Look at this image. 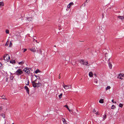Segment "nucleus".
<instances>
[{
  "mask_svg": "<svg viewBox=\"0 0 124 124\" xmlns=\"http://www.w3.org/2000/svg\"><path fill=\"white\" fill-rule=\"evenodd\" d=\"M36 80L31 82L32 85L34 87H38L41 85V84L40 83H36Z\"/></svg>",
  "mask_w": 124,
  "mask_h": 124,
  "instance_id": "f257e3e1",
  "label": "nucleus"
},
{
  "mask_svg": "<svg viewBox=\"0 0 124 124\" xmlns=\"http://www.w3.org/2000/svg\"><path fill=\"white\" fill-rule=\"evenodd\" d=\"M78 62L83 65H86L88 66L90 65V64L88 63L87 62H85L84 60H79L78 61Z\"/></svg>",
  "mask_w": 124,
  "mask_h": 124,
  "instance_id": "f03ea898",
  "label": "nucleus"
},
{
  "mask_svg": "<svg viewBox=\"0 0 124 124\" xmlns=\"http://www.w3.org/2000/svg\"><path fill=\"white\" fill-rule=\"evenodd\" d=\"M4 60L7 62L10 60V56L8 54H5L4 56Z\"/></svg>",
  "mask_w": 124,
  "mask_h": 124,
  "instance_id": "7ed1b4c3",
  "label": "nucleus"
},
{
  "mask_svg": "<svg viewBox=\"0 0 124 124\" xmlns=\"http://www.w3.org/2000/svg\"><path fill=\"white\" fill-rule=\"evenodd\" d=\"M23 73V71L20 69H18L15 72L16 74L18 76L20 75Z\"/></svg>",
  "mask_w": 124,
  "mask_h": 124,
  "instance_id": "20e7f679",
  "label": "nucleus"
},
{
  "mask_svg": "<svg viewBox=\"0 0 124 124\" xmlns=\"http://www.w3.org/2000/svg\"><path fill=\"white\" fill-rule=\"evenodd\" d=\"M105 56L106 59H108V61H109V60L111 57L112 54H110L109 53H106L105 54Z\"/></svg>",
  "mask_w": 124,
  "mask_h": 124,
  "instance_id": "39448f33",
  "label": "nucleus"
},
{
  "mask_svg": "<svg viewBox=\"0 0 124 124\" xmlns=\"http://www.w3.org/2000/svg\"><path fill=\"white\" fill-rule=\"evenodd\" d=\"M63 87L65 89H68L71 88V86L70 85L69 86L65 85L64 84L62 85Z\"/></svg>",
  "mask_w": 124,
  "mask_h": 124,
  "instance_id": "423d86ee",
  "label": "nucleus"
},
{
  "mask_svg": "<svg viewBox=\"0 0 124 124\" xmlns=\"http://www.w3.org/2000/svg\"><path fill=\"white\" fill-rule=\"evenodd\" d=\"M124 74L123 73L119 74L117 77V78H118L122 80L123 78H122L124 76Z\"/></svg>",
  "mask_w": 124,
  "mask_h": 124,
  "instance_id": "0eeeda50",
  "label": "nucleus"
},
{
  "mask_svg": "<svg viewBox=\"0 0 124 124\" xmlns=\"http://www.w3.org/2000/svg\"><path fill=\"white\" fill-rule=\"evenodd\" d=\"M23 70L27 73V74H29L30 71L27 68H25Z\"/></svg>",
  "mask_w": 124,
  "mask_h": 124,
  "instance_id": "6e6552de",
  "label": "nucleus"
},
{
  "mask_svg": "<svg viewBox=\"0 0 124 124\" xmlns=\"http://www.w3.org/2000/svg\"><path fill=\"white\" fill-rule=\"evenodd\" d=\"M94 82L95 83L96 85L97 86H98L100 84H99L98 85V80L96 79H94Z\"/></svg>",
  "mask_w": 124,
  "mask_h": 124,
  "instance_id": "1a4fd4ad",
  "label": "nucleus"
},
{
  "mask_svg": "<svg viewBox=\"0 0 124 124\" xmlns=\"http://www.w3.org/2000/svg\"><path fill=\"white\" fill-rule=\"evenodd\" d=\"M24 89L26 90L28 94H29V89L27 86H26L24 87Z\"/></svg>",
  "mask_w": 124,
  "mask_h": 124,
  "instance_id": "9d476101",
  "label": "nucleus"
},
{
  "mask_svg": "<svg viewBox=\"0 0 124 124\" xmlns=\"http://www.w3.org/2000/svg\"><path fill=\"white\" fill-rule=\"evenodd\" d=\"M30 50L33 52H34L36 51L35 47H33L31 48H30Z\"/></svg>",
  "mask_w": 124,
  "mask_h": 124,
  "instance_id": "9b49d317",
  "label": "nucleus"
},
{
  "mask_svg": "<svg viewBox=\"0 0 124 124\" xmlns=\"http://www.w3.org/2000/svg\"><path fill=\"white\" fill-rule=\"evenodd\" d=\"M32 20V19L31 17L28 18L26 20L27 22L29 23L30 21H31Z\"/></svg>",
  "mask_w": 124,
  "mask_h": 124,
  "instance_id": "f8f14e48",
  "label": "nucleus"
},
{
  "mask_svg": "<svg viewBox=\"0 0 124 124\" xmlns=\"http://www.w3.org/2000/svg\"><path fill=\"white\" fill-rule=\"evenodd\" d=\"M74 5V3L73 2L70 3L68 5L67 7L68 8H70L71 6Z\"/></svg>",
  "mask_w": 124,
  "mask_h": 124,
  "instance_id": "ddd939ff",
  "label": "nucleus"
},
{
  "mask_svg": "<svg viewBox=\"0 0 124 124\" xmlns=\"http://www.w3.org/2000/svg\"><path fill=\"white\" fill-rule=\"evenodd\" d=\"M61 120L63 122V124L67 123V121L65 119V118H61Z\"/></svg>",
  "mask_w": 124,
  "mask_h": 124,
  "instance_id": "4468645a",
  "label": "nucleus"
},
{
  "mask_svg": "<svg viewBox=\"0 0 124 124\" xmlns=\"http://www.w3.org/2000/svg\"><path fill=\"white\" fill-rule=\"evenodd\" d=\"M118 18L122 20H123L124 19V17L123 16H119L118 17Z\"/></svg>",
  "mask_w": 124,
  "mask_h": 124,
  "instance_id": "2eb2a0df",
  "label": "nucleus"
},
{
  "mask_svg": "<svg viewBox=\"0 0 124 124\" xmlns=\"http://www.w3.org/2000/svg\"><path fill=\"white\" fill-rule=\"evenodd\" d=\"M89 77H93V73L92 71L90 72L89 74Z\"/></svg>",
  "mask_w": 124,
  "mask_h": 124,
  "instance_id": "dca6fc26",
  "label": "nucleus"
},
{
  "mask_svg": "<svg viewBox=\"0 0 124 124\" xmlns=\"http://www.w3.org/2000/svg\"><path fill=\"white\" fill-rule=\"evenodd\" d=\"M111 87L110 86H107L106 88V91H107L108 90H110L111 88Z\"/></svg>",
  "mask_w": 124,
  "mask_h": 124,
  "instance_id": "f3484780",
  "label": "nucleus"
},
{
  "mask_svg": "<svg viewBox=\"0 0 124 124\" xmlns=\"http://www.w3.org/2000/svg\"><path fill=\"white\" fill-rule=\"evenodd\" d=\"M99 102L100 103H104V100L103 99H101L99 101Z\"/></svg>",
  "mask_w": 124,
  "mask_h": 124,
  "instance_id": "a211bd4d",
  "label": "nucleus"
},
{
  "mask_svg": "<svg viewBox=\"0 0 124 124\" xmlns=\"http://www.w3.org/2000/svg\"><path fill=\"white\" fill-rule=\"evenodd\" d=\"M24 63V61H21V62H19L18 63V64L19 65H22Z\"/></svg>",
  "mask_w": 124,
  "mask_h": 124,
  "instance_id": "6ab92c4d",
  "label": "nucleus"
},
{
  "mask_svg": "<svg viewBox=\"0 0 124 124\" xmlns=\"http://www.w3.org/2000/svg\"><path fill=\"white\" fill-rule=\"evenodd\" d=\"M106 118V115L105 114L103 116V118L102 120V121H104L105 119Z\"/></svg>",
  "mask_w": 124,
  "mask_h": 124,
  "instance_id": "aec40b11",
  "label": "nucleus"
},
{
  "mask_svg": "<svg viewBox=\"0 0 124 124\" xmlns=\"http://www.w3.org/2000/svg\"><path fill=\"white\" fill-rule=\"evenodd\" d=\"M108 64L110 68V69H111L112 68V64L111 63L109 62L108 63Z\"/></svg>",
  "mask_w": 124,
  "mask_h": 124,
  "instance_id": "412c9836",
  "label": "nucleus"
},
{
  "mask_svg": "<svg viewBox=\"0 0 124 124\" xmlns=\"http://www.w3.org/2000/svg\"><path fill=\"white\" fill-rule=\"evenodd\" d=\"M1 97L2 99L5 100H7V99L6 98V97L5 96L3 95L1 96Z\"/></svg>",
  "mask_w": 124,
  "mask_h": 124,
  "instance_id": "4be33fe9",
  "label": "nucleus"
},
{
  "mask_svg": "<svg viewBox=\"0 0 124 124\" xmlns=\"http://www.w3.org/2000/svg\"><path fill=\"white\" fill-rule=\"evenodd\" d=\"M10 63H16V62L14 60H11L10 61Z\"/></svg>",
  "mask_w": 124,
  "mask_h": 124,
  "instance_id": "5701e85b",
  "label": "nucleus"
},
{
  "mask_svg": "<svg viewBox=\"0 0 124 124\" xmlns=\"http://www.w3.org/2000/svg\"><path fill=\"white\" fill-rule=\"evenodd\" d=\"M4 5L3 2L2 1L0 2V6H3Z\"/></svg>",
  "mask_w": 124,
  "mask_h": 124,
  "instance_id": "b1692460",
  "label": "nucleus"
},
{
  "mask_svg": "<svg viewBox=\"0 0 124 124\" xmlns=\"http://www.w3.org/2000/svg\"><path fill=\"white\" fill-rule=\"evenodd\" d=\"M26 81L27 82V83L26 84V85H29V81L28 80H26Z\"/></svg>",
  "mask_w": 124,
  "mask_h": 124,
  "instance_id": "393cba45",
  "label": "nucleus"
},
{
  "mask_svg": "<svg viewBox=\"0 0 124 124\" xmlns=\"http://www.w3.org/2000/svg\"><path fill=\"white\" fill-rule=\"evenodd\" d=\"M115 108H116L115 106L113 105H112V108H111L112 109H114Z\"/></svg>",
  "mask_w": 124,
  "mask_h": 124,
  "instance_id": "a878e982",
  "label": "nucleus"
},
{
  "mask_svg": "<svg viewBox=\"0 0 124 124\" xmlns=\"http://www.w3.org/2000/svg\"><path fill=\"white\" fill-rule=\"evenodd\" d=\"M37 51L38 53H39L41 54H42V51L40 49L39 50H37Z\"/></svg>",
  "mask_w": 124,
  "mask_h": 124,
  "instance_id": "bb28decb",
  "label": "nucleus"
},
{
  "mask_svg": "<svg viewBox=\"0 0 124 124\" xmlns=\"http://www.w3.org/2000/svg\"><path fill=\"white\" fill-rule=\"evenodd\" d=\"M1 116H2L4 118L5 117V115L4 113H2L1 115Z\"/></svg>",
  "mask_w": 124,
  "mask_h": 124,
  "instance_id": "cd10ccee",
  "label": "nucleus"
},
{
  "mask_svg": "<svg viewBox=\"0 0 124 124\" xmlns=\"http://www.w3.org/2000/svg\"><path fill=\"white\" fill-rule=\"evenodd\" d=\"M123 104L122 103H120L119 105V106L121 108H122L123 106Z\"/></svg>",
  "mask_w": 124,
  "mask_h": 124,
  "instance_id": "c85d7f7f",
  "label": "nucleus"
},
{
  "mask_svg": "<svg viewBox=\"0 0 124 124\" xmlns=\"http://www.w3.org/2000/svg\"><path fill=\"white\" fill-rule=\"evenodd\" d=\"M39 70L38 69L37 70L35 71V73L36 74L38 72H39Z\"/></svg>",
  "mask_w": 124,
  "mask_h": 124,
  "instance_id": "c756f323",
  "label": "nucleus"
},
{
  "mask_svg": "<svg viewBox=\"0 0 124 124\" xmlns=\"http://www.w3.org/2000/svg\"><path fill=\"white\" fill-rule=\"evenodd\" d=\"M62 94L61 93L59 96V99H61V98L62 96Z\"/></svg>",
  "mask_w": 124,
  "mask_h": 124,
  "instance_id": "7c9ffc66",
  "label": "nucleus"
},
{
  "mask_svg": "<svg viewBox=\"0 0 124 124\" xmlns=\"http://www.w3.org/2000/svg\"><path fill=\"white\" fill-rule=\"evenodd\" d=\"M86 5V3L85 2L81 6V7H84Z\"/></svg>",
  "mask_w": 124,
  "mask_h": 124,
  "instance_id": "2f4dec72",
  "label": "nucleus"
},
{
  "mask_svg": "<svg viewBox=\"0 0 124 124\" xmlns=\"http://www.w3.org/2000/svg\"><path fill=\"white\" fill-rule=\"evenodd\" d=\"M12 45V43L11 42H10V44H9V47H11Z\"/></svg>",
  "mask_w": 124,
  "mask_h": 124,
  "instance_id": "473e14b6",
  "label": "nucleus"
},
{
  "mask_svg": "<svg viewBox=\"0 0 124 124\" xmlns=\"http://www.w3.org/2000/svg\"><path fill=\"white\" fill-rule=\"evenodd\" d=\"M36 76V78L37 79H40V77L39 76Z\"/></svg>",
  "mask_w": 124,
  "mask_h": 124,
  "instance_id": "72a5a7b5",
  "label": "nucleus"
},
{
  "mask_svg": "<svg viewBox=\"0 0 124 124\" xmlns=\"http://www.w3.org/2000/svg\"><path fill=\"white\" fill-rule=\"evenodd\" d=\"M112 102H113V103H116V101H114V100L113 99L111 101Z\"/></svg>",
  "mask_w": 124,
  "mask_h": 124,
  "instance_id": "f704fd0d",
  "label": "nucleus"
},
{
  "mask_svg": "<svg viewBox=\"0 0 124 124\" xmlns=\"http://www.w3.org/2000/svg\"><path fill=\"white\" fill-rule=\"evenodd\" d=\"M8 41H7L6 43L5 44V46H7L8 45Z\"/></svg>",
  "mask_w": 124,
  "mask_h": 124,
  "instance_id": "c9c22d12",
  "label": "nucleus"
},
{
  "mask_svg": "<svg viewBox=\"0 0 124 124\" xmlns=\"http://www.w3.org/2000/svg\"><path fill=\"white\" fill-rule=\"evenodd\" d=\"M23 49V52H25L27 50V49Z\"/></svg>",
  "mask_w": 124,
  "mask_h": 124,
  "instance_id": "e433bc0d",
  "label": "nucleus"
},
{
  "mask_svg": "<svg viewBox=\"0 0 124 124\" xmlns=\"http://www.w3.org/2000/svg\"><path fill=\"white\" fill-rule=\"evenodd\" d=\"M64 107L67 108V109L69 108L67 105H65L64 106Z\"/></svg>",
  "mask_w": 124,
  "mask_h": 124,
  "instance_id": "4c0bfd02",
  "label": "nucleus"
},
{
  "mask_svg": "<svg viewBox=\"0 0 124 124\" xmlns=\"http://www.w3.org/2000/svg\"><path fill=\"white\" fill-rule=\"evenodd\" d=\"M96 111L95 110V109H94L93 110V112L94 113Z\"/></svg>",
  "mask_w": 124,
  "mask_h": 124,
  "instance_id": "58836bf2",
  "label": "nucleus"
},
{
  "mask_svg": "<svg viewBox=\"0 0 124 124\" xmlns=\"http://www.w3.org/2000/svg\"><path fill=\"white\" fill-rule=\"evenodd\" d=\"M89 0H86V1L85 2V3H88L89 1Z\"/></svg>",
  "mask_w": 124,
  "mask_h": 124,
  "instance_id": "ea45409f",
  "label": "nucleus"
},
{
  "mask_svg": "<svg viewBox=\"0 0 124 124\" xmlns=\"http://www.w3.org/2000/svg\"><path fill=\"white\" fill-rule=\"evenodd\" d=\"M95 114L97 115H98L99 114L98 113V111L97 112H96V113Z\"/></svg>",
  "mask_w": 124,
  "mask_h": 124,
  "instance_id": "a19ab883",
  "label": "nucleus"
},
{
  "mask_svg": "<svg viewBox=\"0 0 124 124\" xmlns=\"http://www.w3.org/2000/svg\"><path fill=\"white\" fill-rule=\"evenodd\" d=\"M35 38H36V37H33V39L34 40L33 41H34V40H35Z\"/></svg>",
  "mask_w": 124,
  "mask_h": 124,
  "instance_id": "79ce46f5",
  "label": "nucleus"
},
{
  "mask_svg": "<svg viewBox=\"0 0 124 124\" xmlns=\"http://www.w3.org/2000/svg\"><path fill=\"white\" fill-rule=\"evenodd\" d=\"M6 33L7 34H9V31H6Z\"/></svg>",
  "mask_w": 124,
  "mask_h": 124,
  "instance_id": "37998d69",
  "label": "nucleus"
},
{
  "mask_svg": "<svg viewBox=\"0 0 124 124\" xmlns=\"http://www.w3.org/2000/svg\"><path fill=\"white\" fill-rule=\"evenodd\" d=\"M60 74L59 75V76L58 78H60Z\"/></svg>",
  "mask_w": 124,
  "mask_h": 124,
  "instance_id": "c03bdc74",
  "label": "nucleus"
},
{
  "mask_svg": "<svg viewBox=\"0 0 124 124\" xmlns=\"http://www.w3.org/2000/svg\"><path fill=\"white\" fill-rule=\"evenodd\" d=\"M35 41L37 43H39V42H38L36 40H35Z\"/></svg>",
  "mask_w": 124,
  "mask_h": 124,
  "instance_id": "a18cd8bd",
  "label": "nucleus"
},
{
  "mask_svg": "<svg viewBox=\"0 0 124 124\" xmlns=\"http://www.w3.org/2000/svg\"><path fill=\"white\" fill-rule=\"evenodd\" d=\"M102 18H103L104 17V15H103V14H102Z\"/></svg>",
  "mask_w": 124,
  "mask_h": 124,
  "instance_id": "49530a36",
  "label": "nucleus"
},
{
  "mask_svg": "<svg viewBox=\"0 0 124 124\" xmlns=\"http://www.w3.org/2000/svg\"><path fill=\"white\" fill-rule=\"evenodd\" d=\"M69 111H70V112H71V111H72V110H70H70H69Z\"/></svg>",
  "mask_w": 124,
  "mask_h": 124,
  "instance_id": "de8ad7c7",
  "label": "nucleus"
},
{
  "mask_svg": "<svg viewBox=\"0 0 124 124\" xmlns=\"http://www.w3.org/2000/svg\"><path fill=\"white\" fill-rule=\"evenodd\" d=\"M5 31H9L8 30H6Z\"/></svg>",
  "mask_w": 124,
  "mask_h": 124,
  "instance_id": "09e8293b",
  "label": "nucleus"
},
{
  "mask_svg": "<svg viewBox=\"0 0 124 124\" xmlns=\"http://www.w3.org/2000/svg\"><path fill=\"white\" fill-rule=\"evenodd\" d=\"M94 75L95 76H96V74H94Z\"/></svg>",
  "mask_w": 124,
  "mask_h": 124,
  "instance_id": "8fccbe9b",
  "label": "nucleus"
},
{
  "mask_svg": "<svg viewBox=\"0 0 124 124\" xmlns=\"http://www.w3.org/2000/svg\"><path fill=\"white\" fill-rule=\"evenodd\" d=\"M1 64L0 63V67H1Z\"/></svg>",
  "mask_w": 124,
  "mask_h": 124,
  "instance_id": "3c124183",
  "label": "nucleus"
},
{
  "mask_svg": "<svg viewBox=\"0 0 124 124\" xmlns=\"http://www.w3.org/2000/svg\"><path fill=\"white\" fill-rule=\"evenodd\" d=\"M68 109V110H70V109H69V108H68V109Z\"/></svg>",
  "mask_w": 124,
  "mask_h": 124,
  "instance_id": "603ef678",
  "label": "nucleus"
},
{
  "mask_svg": "<svg viewBox=\"0 0 124 124\" xmlns=\"http://www.w3.org/2000/svg\"><path fill=\"white\" fill-rule=\"evenodd\" d=\"M63 124H67V123H65Z\"/></svg>",
  "mask_w": 124,
  "mask_h": 124,
  "instance_id": "864d4df0",
  "label": "nucleus"
},
{
  "mask_svg": "<svg viewBox=\"0 0 124 124\" xmlns=\"http://www.w3.org/2000/svg\"><path fill=\"white\" fill-rule=\"evenodd\" d=\"M54 47H56V46L55 45H54Z\"/></svg>",
  "mask_w": 124,
  "mask_h": 124,
  "instance_id": "5fc2aeb1",
  "label": "nucleus"
},
{
  "mask_svg": "<svg viewBox=\"0 0 124 124\" xmlns=\"http://www.w3.org/2000/svg\"><path fill=\"white\" fill-rule=\"evenodd\" d=\"M12 124H14L13 123Z\"/></svg>",
  "mask_w": 124,
  "mask_h": 124,
  "instance_id": "6e6d98bb",
  "label": "nucleus"
}]
</instances>
